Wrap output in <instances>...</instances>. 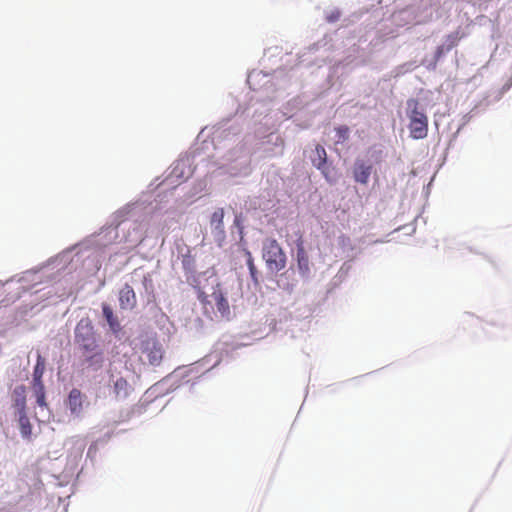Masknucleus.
Instances as JSON below:
<instances>
[{"label":"nucleus","mask_w":512,"mask_h":512,"mask_svg":"<svg viewBox=\"0 0 512 512\" xmlns=\"http://www.w3.org/2000/svg\"><path fill=\"white\" fill-rule=\"evenodd\" d=\"M248 117V106L241 110L238 105L236 113L223 118L213 131L201 142L203 137L202 129L196 137V142L189 148V152L180 155L165 172V177L159 181L156 177L148 186V191L143 192L135 202L127 203L118 209L103 225L98 232H95L78 243L71 245L56 255L34 266V309L42 302L38 311L45 307L57 304L69 298L71 288L66 285L73 279L72 274L79 265L91 256V250L104 252L110 245L126 241V236L120 237L119 229L123 231L129 225V221H147L161 211L160 203L162 193L174 191L179 183L186 182L192 177L196 167H193L194 160L202 153L205 154L209 146L217 149L222 141L231 140L238 136L243 130V121Z\"/></svg>","instance_id":"nucleus-1"},{"label":"nucleus","mask_w":512,"mask_h":512,"mask_svg":"<svg viewBox=\"0 0 512 512\" xmlns=\"http://www.w3.org/2000/svg\"><path fill=\"white\" fill-rule=\"evenodd\" d=\"M379 44L377 33H366L359 37L345 52L341 60L333 65L323 64L316 69V75L324 79L315 91V98L323 99L331 92H338L342 86L340 76L356 67L366 65Z\"/></svg>","instance_id":"nucleus-2"},{"label":"nucleus","mask_w":512,"mask_h":512,"mask_svg":"<svg viewBox=\"0 0 512 512\" xmlns=\"http://www.w3.org/2000/svg\"><path fill=\"white\" fill-rule=\"evenodd\" d=\"M310 152L308 159L313 168L319 171L322 178L329 186H336L343 174L334 160L328 155L325 147L320 142L313 140L309 144Z\"/></svg>","instance_id":"nucleus-3"},{"label":"nucleus","mask_w":512,"mask_h":512,"mask_svg":"<svg viewBox=\"0 0 512 512\" xmlns=\"http://www.w3.org/2000/svg\"><path fill=\"white\" fill-rule=\"evenodd\" d=\"M251 149L245 144L236 146L222 157L218 169L231 177H247L252 172Z\"/></svg>","instance_id":"nucleus-4"},{"label":"nucleus","mask_w":512,"mask_h":512,"mask_svg":"<svg viewBox=\"0 0 512 512\" xmlns=\"http://www.w3.org/2000/svg\"><path fill=\"white\" fill-rule=\"evenodd\" d=\"M294 239L291 246V261L290 265L294 271L298 273L300 280L307 284L312 281L315 274L312 271L313 263L310 261L309 253L306 248V239L304 231L297 229L293 233Z\"/></svg>","instance_id":"nucleus-5"},{"label":"nucleus","mask_w":512,"mask_h":512,"mask_svg":"<svg viewBox=\"0 0 512 512\" xmlns=\"http://www.w3.org/2000/svg\"><path fill=\"white\" fill-rule=\"evenodd\" d=\"M138 292L142 305L138 320H170L157 302L155 285L150 273L143 274Z\"/></svg>","instance_id":"nucleus-6"},{"label":"nucleus","mask_w":512,"mask_h":512,"mask_svg":"<svg viewBox=\"0 0 512 512\" xmlns=\"http://www.w3.org/2000/svg\"><path fill=\"white\" fill-rule=\"evenodd\" d=\"M76 342L82 350L84 361L88 367L98 369L103 363V355L99 349L90 322H79L75 329Z\"/></svg>","instance_id":"nucleus-7"},{"label":"nucleus","mask_w":512,"mask_h":512,"mask_svg":"<svg viewBox=\"0 0 512 512\" xmlns=\"http://www.w3.org/2000/svg\"><path fill=\"white\" fill-rule=\"evenodd\" d=\"M405 114L408 119L409 138L423 140L428 136L429 119L426 108L418 98L410 97L406 101Z\"/></svg>","instance_id":"nucleus-8"},{"label":"nucleus","mask_w":512,"mask_h":512,"mask_svg":"<svg viewBox=\"0 0 512 512\" xmlns=\"http://www.w3.org/2000/svg\"><path fill=\"white\" fill-rule=\"evenodd\" d=\"M464 33L460 29L450 32L443 36L441 42L437 44L430 54H425L420 60V65L429 72H435L438 65L442 64L449 52L456 48Z\"/></svg>","instance_id":"nucleus-9"},{"label":"nucleus","mask_w":512,"mask_h":512,"mask_svg":"<svg viewBox=\"0 0 512 512\" xmlns=\"http://www.w3.org/2000/svg\"><path fill=\"white\" fill-rule=\"evenodd\" d=\"M262 258L265 261L267 275L277 274L285 269L287 255L283 247L273 237L266 238L262 243Z\"/></svg>","instance_id":"nucleus-10"},{"label":"nucleus","mask_w":512,"mask_h":512,"mask_svg":"<svg viewBox=\"0 0 512 512\" xmlns=\"http://www.w3.org/2000/svg\"><path fill=\"white\" fill-rule=\"evenodd\" d=\"M139 352L145 355L151 365L157 366L163 359V348L155 337L145 336L137 346Z\"/></svg>","instance_id":"nucleus-11"},{"label":"nucleus","mask_w":512,"mask_h":512,"mask_svg":"<svg viewBox=\"0 0 512 512\" xmlns=\"http://www.w3.org/2000/svg\"><path fill=\"white\" fill-rule=\"evenodd\" d=\"M14 407L16 409V415L18 416V422L23 436H28L31 433L30 420L25 413V388L23 386L16 387L14 390Z\"/></svg>","instance_id":"nucleus-12"},{"label":"nucleus","mask_w":512,"mask_h":512,"mask_svg":"<svg viewBox=\"0 0 512 512\" xmlns=\"http://www.w3.org/2000/svg\"><path fill=\"white\" fill-rule=\"evenodd\" d=\"M374 171V167L362 156H357L351 166V177L356 184L366 186Z\"/></svg>","instance_id":"nucleus-13"},{"label":"nucleus","mask_w":512,"mask_h":512,"mask_svg":"<svg viewBox=\"0 0 512 512\" xmlns=\"http://www.w3.org/2000/svg\"><path fill=\"white\" fill-rule=\"evenodd\" d=\"M334 137L333 145L329 147L338 157L342 156V149H350L349 141L351 138V127L347 124H336L333 127Z\"/></svg>","instance_id":"nucleus-14"},{"label":"nucleus","mask_w":512,"mask_h":512,"mask_svg":"<svg viewBox=\"0 0 512 512\" xmlns=\"http://www.w3.org/2000/svg\"><path fill=\"white\" fill-rule=\"evenodd\" d=\"M266 278L269 282L275 283L279 289H282L289 294L294 291L298 284L296 272L291 265H289V267L283 272L267 275Z\"/></svg>","instance_id":"nucleus-15"},{"label":"nucleus","mask_w":512,"mask_h":512,"mask_svg":"<svg viewBox=\"0 0 512 512\" xmlns=\"http://www.w3.org/2000/svg\"><path fill=\"white\" fill-rule=\"evenodd\" d=\"M224 209L217 208L210 216L211 234L217 247L222 248L226 240Z\"/></svg>","instance_id":"nucleus-16"},{"label":"nucleus","mask_w":512,"mask_h":512,"mask_svg":"<svg viewBox=\"0 0 512 512\" xmlns=\"http://www.w3.org/2000/svg\"><path fill=\"white\" fill-rule=\"evenodd\" d=\"M117 299L121 311H132L137 307L136 291L129 283H124L119 288Z\"/></svg>","instance_id":"nucleus-17"},{"label":"nucleus","mask_w":512,"mask_h":512,"mask_svg":"<svg viewBox=\"0 0 512 512\" xmlns=\"http://www.w3.org/2000/svg\"><path fill=\"white\" fill-rule=\"evenodd\" d=\"M215 306L221 317L225 318L230 315V305L228 301L227 291L222 287L220 281H216L212 285V294Z\"/></svg>","instance_id":"nucleus-18"},{"label":"nucleus","mask_w":512,"mask_h":512,"mask_svg":"<svg viewBox=\"0 0 512 512\" xmlns=\"http://www.w3.org/2000/svg\"><path fill=\"white\" fill-rule=\"evenodd\" d=\"M511 88L512 81H505L500 88H492L488 90L478 102L480 103V106L486 110L490 105L500 101Z\"/></svg>","instance_id":"nucleus-19"},{"label":"nucleus","mask_w":512,"mask_h":512,"mask_svg":"<svg viewBox=\"0 0 512 512\" xmlns=\"http://www.w3.org/2000/svg\"><path fill=\"white\" fill-rule=\"evenodd\" d=\"M483 111H485V109L480 106L479 102H477L468 113L463 115L456 131L453 132L450 136L446 150H449L453 146L461 130L471 121V119Z\"/></svg>","instance_id":"nucleus-20"},{"label":"nucleus","mask_w":512,"mask_h":512,"mask_svg":"<svg viewBox=\"0 0 512 512\" xmlns=\"http://www.w3.org/2000/svg\"><path fill=\"white\" fill-rule=\"evenodd\" d=\"M269 77L270 74L263 71L251 70L247 73L246 84L250 90L256 91L267 85Z\"/></svg>","instance_id":"nucleus-21"},{"label":"nucleus","mask_w":512,"mask_h":512,"mask_svg":"<svg viewBox=\"0 0 512 512\" xmlns=\"http://www.w3.org/2000/svg\"><path fill=\"white\" fill-rule=\"evenodd\" d=\"M83 401L84 395L82 392L77 388H73L66 400V405L69 408L71 414L75 415L76 417L81 415L83 410Z\"/></svg>","instance_id":"nucleus-22"},{"label":"nucleus","mask_w":512,"mask_h":512,"mask_svg":"<svg viewBox=\"0 0 512 512\" xmlns=\"http://www.w3.org/2000/svg\"><path fill=\"white\" fill-rule=\"evenodd\" d=\"M386 156L385 147L380 143H374L366 149L364 158L374 167L375 165H380Z\"/></svg>","instance_id":"nucleus-23"},{"label":"nucleus","mask_w":512,"mask_h":512,"mask_svg":"<svg viewBox=\"0 0 512 512\" xmlns=\"http://www.w3.org/2000/svg\"><path fill=\"white\" fill-rule=\"evenodd\" d=\"M182 269L185 275L195 274L196 271V255L192 254L190 247L187 248L185 254L182 255Z\"/></svg>","instance_id":"nucleus-24"},{"label":"nucleus","mask_w":512,"mask_h":512,"mask_svg":"<svg viewBox=\"0 0 512 512\" xmlns=\"http://www.w3.org/2000/svg\"><path fill=\"white\" fill-rule=\"evenodd\" d=\"M113 391L117 398H127L132 387L125 378L120 377L114 382Z\"/></svg>","instance_id":"nucleus-25"},{"label":"nucleus","mask_w":512,"mask_h":512,"mask_svg":"<svg viewBox=\"0 0 512 512\" xmlns=\"http://www.w3.org/2000/svg\"><path fill=\"white\" fill-rule=\"evenodd\" d=\"M185 276H186L187 282L195 290V292L197 294V298L199 300H202V298H206V294L203 291V288L201 286L200 274L195 272V274H189V275H185Z\"/></svg>","instance_id":"nucleus-26"},{"label":"nucleus","mask_w":512,"mask_h":512,"mask_svg":"<svg viewBox=\"0 0 512 512\" xmlns=\"http://www.w3.org/2000/svg\"><path fill=\"white\" fill-rule=\"evenodd\" d=\"M238 249L244 254L247 269L256 267L253 254L247 247L246 239H243V241H239Z\"/></svg>","instance_id":"nucleus-27"},{"label":"nucleus","mask_w":512,"mask_h":512,"mask_svg":"<svg viewBox=\"0 0 512 512\" xmlns=\"http://www.w3.org/2000/svg\"><path fill=\"white\" fill-rule=\"evenodd\" d=\"M245 217L242 212L234 213L233 226L237 229V232L240 236V241L245 239Z\"/></svg>","instance_id":"nucleus-28"},{"label":"nucleus","mask_w":512,"mask_h":512,"mask_svg":"<svg viewBox=\"0 0 512 512\" xmlns=\"http://www.w3.org/2000/svg\"><path fill=\"white\" fill-rule=\"evenodd\" d=\"M349 269H350L349 266H346L345 264H343L341 266V268L339 269V271L337 272V274L332 278L330 285L333 288L340 286L346 280L348 273H349Z\"/></svg>","instance_id":"nucleus-29"},{"label":"nucleus","mask_w":512,"mask_h":512,"mask_svg":"<svg viewBox=\"0 0 512 512\" xmlns=\"http://www.w3.org/2000/svg\"><path fill=\"white\" fill-rule=\"evenodd\" d=\"M200 277L206 282V285L210 284L211 286L216 283V281H220L217 276V270L214 266L207 268L205 271L200 272Z\"/></svg>","instance_id":"nucleus-30"},{"label":"nucleus","mask_w":512,"mask_h":512,"mask_svg":"<svg viewBox=\"0 0 512 512\" xmlns=\"http://www.w3.org/2000/svg\"><path fill=\"white\" fill-rule=\"evenodd\" d=\"M101 312H102L101 320H119L117 314L114 311V308L108 302L104 301L101 303Z\"/></svg>","instance_id":"nucleus-31"},{"label":"nucleus","mask_w":512,"mask_h":512,"mask_svg":"<svg viewBox=\"0 0 512 512\" xmlns=\"http://www.w3.org/2000/svg\"><path fill=\"white\" fill-rule=\"evenodd\" d=\"M342 14L343 12L340 8L334 7L324 12V19L327 23L334 24L340 20Z\"/></svg>","instance_id":"nucleus-32"},{"label":"nucleus","mask_w":512,"mask_h":512,"mask_svg":"<svg viewBox=\"0 0 512 512\" xmlns=\"http://www.w3.org/2000/svg\"><path fill=\"white\" fill-rule=\"evenodd\" d=\"M34 392L37 398L38 405L40 407H46L47 404L45 402L44 387L39 381L34 382Z\"/></svg>","instance_id":"nucleus-33"},{"label":"nucleus","mask_w":512,"mask_h":512,"mask_svg":"<svg viewBox=\"0 0 512 512\" xmlns=\"http://www.w3.org/2000/svg\"><path fill=\"white\" fill-rule=\"evenodd\" d=\"M45 368V361L42 359L40 355L37 357V363L34 367V382L39 381V378L42 376Z\"/></svg>","instance_id":"nucleus-34"},{"label":"nucleus","mask_w":512,"mask_h":512,"mask_svg":"<svg viewBox=\"0 0 512 512\" xmlns=\"http://www.w3.org/2000/svg\"><path fill=\"white\" fill-rule=\"evenodd\" d=\"M248 272H249L250 280L253 283L255 289H260L261 288L260 272L257 269V267L248 269Z\"/></svg>","instance_id":"nucleus-35"},{"label":"nucleus","mask_w":512,"mask_h":512,"mask_svg":"<svg viewBox=\"0 0 512 512\" xmlns=\"http://www.w3.org/2000/svg\"><path fill=\"white\" fill-rule=\"evenodd\" d=\"M425 13L424 16L421 15H415L414 16V23L415 24H422L432 19V10L431 9H425L423 11Z\"/></svg>","instance_id":"nucleus-36"},{"label":"nucleus","mask_w":512,"mask_h":512,"mask_svg":"<svg viewBox=\"0 0 512 512\" xmlns=\"http://www.w3.org/2000/svg\"><path fill=\"white\" fill-rule=\"evenodd\" d=\"M74 313H76L75 320H81V321L90 320V316H89L88 312L86 311V308H79Z\"/></svg>","instance_id":"nucleus-37"},{"label":"nucleus","mask_w":512,"mask_h":512,"mask_svg":"<svg viewBox=\"0 0 512 512\" xmlns=\"http://www.w3.org/2000/svg\"><path fill=\"white\" fill-rule=\"evenodd\" d=\"M481 79H482V74L481 73H476L471 78H469L468 83L473 84V85L476 86V85L479 84Z\"/></svg>","instance_id":"nucleus-38"},{"label":"nucleus","mask_w":512,"mask_h":512,"mask_svg":"<svg viewBox=\"0 0 512 512\" xmlns=\"http://www.w3.org/2000/svg\"><path fill=\"white\" fill-rule=\"evenodd\" d=\"M338 239H339V244L341 246H345L346 243L350 242V238L348 236H346L345 234H341Z\"/></svg>","instance_id":"nucleus-39"},{"label":"nucleus","mask_w":512,"mask_h":512,"mask_svg":"<svg viewBox=\"0 0 512 512\" xmlns=\"http://www.w3.org/2000/svg\"><path fill=\"white\" fill-rule=\"evenodd\" d=\"M481 20H484V22H481V24L489 23L492 27V30L495 28V23L487 16H482Z\"/></svg>","instance_id":"nucleus-40"},{"label":"nucleus","mask_w":512,"mask_h":512,"mask_svg":"<svg viewBox=\"0 0 512 512\" xmlns=\"http://www.w3.org/2000/svg\"><path fill=\"white\" fill-rule=\"evenodd\" d=\"M468 250L471 252V253H475V254H479V255H484L482 252L478 251V250H475L473 247L469 246L468 247Z\"/></svg>","instance_id":"nucleus-41"},{"label":"nucleus","mask_w":512,"mask_h":512,"mask_svg":"<svg viewBox=\"0 0 512 512\" xmlns=\"http://www.w3.org/2000/svg\"><path fill=\"white\" fill-rule=\"evenodd\" d=\"M464 314H465V315H467V316H469V317H473V316H474V314H473V313H470V312H465Z\"/></svg>","instance_id":"nucleus-42"},{"label":"nucleus","mask_w":512,"mask_h":512,"mask_svg":"<svg viewBox=\"0 0 512 512\" xmlns=\"http://www.w3.org/2000/svg\"><path fill=\"white\" fill-rule=\"evenodd\" d=\"M72 317H74V318H75L74 313H72V314H71V316L69 317V319H68V320H71V318H72Z\"/></svg>","instance_id":"nucleus-43"}]
</instances>
